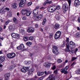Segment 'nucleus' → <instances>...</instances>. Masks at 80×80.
<instances>
[{"instance_id":"774afa93","label":"nucleus","mask_w":80,"mask_h":80,"mask_svg":"<svg viewBox=\"0 0 80 80\" xmlns=\"http://www.w3.org/2000/svg\"><path fill=\"white\" fill-rule=\"evenodd\" d=\"M4 28H3V29H5V28H6V25H4L3 26Z\"/></svg>"},{"instance_id":"864d4df0","label":"nucleus","mask_w":80,"mask_h":80,"mask_svg":"<svg viewBox=\"0 0 80 80\" xmlns=\"http://www.w3.org/2000/svg\"><path fill=\"white\" fill-rule=\"evenodd\" d=\"M22 19L23 20H26L27 19V18L25 17H23L22 18Z\"/></svg>"},{"instance_id":"49530a36","label":"nucleus","mask_w":80,"mask_h":80,"mask_svg":"<svg viewBox=\"0 0 80 80\" xmlns=\"http://www.w3.org/2000/svg\"><path fill=\"white\" fill-rule=\"evenodd\" d=\"M56 9H57V10H59L60 9V6L59 5L57 6H56Z\"/></svg>"},{"instance_id":"72a5a7b5","label":"nucleus","mask_w":80,"mask_h":80,"mask_svg":"<svg viewBox=\"0 0 80 80\" xmlns=\"http://www.w3.org/2000/svg\"><path fill=\"white\" fill-rule=\"evenodd\" d=\"M46 22H47L46 18H44V19L42 22V25H45V23H46Z\"/></svg>"},{"instance_id":"f257e3e1","label":"nucleus","mask_w":80,"mask_h":80,"mask_svg":"<svg viewBox=\"0 0 80 80\" xmlns=\"http://www.w3.org/2000/svg\"><path fill=\"white\" fill-rule=\"evenodd\" d=\"M55 63L52 64V63H48V62H45L44 64V65L46 68H50L52 65V70H55L56 68V66L54 65Z\"/></svg>"},{"instance_id":"423d86ee","label":"nucleus","mask_w":80,"mask_h":80,"mask_svg":"<svg viewBox=\"0 0 80 80\" xmlns=\"http://www.w3.org/2000/svg\"><path fill=\"white\" fill-rule=\"evenodd\" d=\"M61 32L60 31H58L55 34L54 38L55 39H58L59 38H60L61 35Z\"/></svg>"},{"instance_id":"bb28decb","label":"nucleus","mask_w":80,"mask_h":80,"mask_svg":"<svg viewBox=\"0 0 80 80\" xmlns=\"http://www.w3.org/2000/svg\"><path fill=\"white\" fill-rule=\"evenodd\" d=\"M75 37L76 38L80 37V33L79 32H77L75 35Z\"/></svg>"},{"instance_id":"20e7f679","label":"nucleus","mask_w":80,"mask_h":80,"mask_svg":"<svg viewBox=\"0 0 80 80\" xmlns=\"http://www.w3.org/2000/svg\"><path fill=\"white\" fill-rule=\"evenodd\" d=\"M17 48L18 50H22V51H24L25 50V47L23 44H20V46Z\"/></svg>"},{"instance_id":"9b49d317","label":"nucleus","mask_w":80,"mask_h":80,"mask_svg":"<svg viewBox=\"0 0 80 80\" xmlns=\"http://www.w3.org/2000/svg\"><path fill=\"white\" fill-rule=\"evenodd\" d=\"M34 18L36 20H40L42 19L43 16L42 14H39L37 16H35Z\"/></svg>"},{"instance_id":"c756f323","label":"nucleus","mask_w":80,"mask_h":80,"mask_svg":"<svg viewBox=\"0 0 80 80\" xmlns=\"http://www.w3.org/2000/svg\"><path fill=\"white\" fill-rule=\"evenodd\" d=\"M7 15L8 17H12V13L11 12H9L8 13Z\"/></svg>"},{"instance_id":"2eb2a0df","label":"nucleus","mask_w":80,"mask_h":80,"mask_svg":"<svg viewBox=\"0 0 80 80\" xmlns=\"http://www.w3.org/2000/svg\"><path fill=\"white\" fill-rule=\"evenodd\" d=\"M5 60V57L3 56H0V63H2Z\"/></svg>"},{"instance_id":"0e129e2a","label":"nucleus","mask_w":80,"mask_h":80,"mask_svg":"<svg viewBox=\"0 0 80 80\" xmlns=\"http://www.w3.org/2000/svg\"><path fill=\"white\" fill-rule=\"evenodd\" d=\"M15 66H14L13 67H12V66H11V68H12V69H13L14 68H15Z\"/></svg>"},{"instance_id":"338daca9","label":"nucleus","mask_w":80,"mask_h":80,"mask_svg":"<svg viewBox=\"0 0 80 80\" xmlns=\"http://www.w3.org/2000/svg\"><path fill=\"white\" fill-rule=\"evenodd\" d=\"M40 31H41V32H43V29L42 28H41L40 29Z\"/></svg>"},{"instance_id":"a19ab883","label":"nucleus","mask_w":80,"mask_h":80,"mask_svg":"<svg viewBox=\"0 0 80 80\" xmlns=\"http://www.w3.org/2000/svg\"><path fill=\"white\" fill-rule=\"evenodd\" d=\"M77 58V57H72V61H74V60H76Z\"/></svg>"},{"instance_id":"6e6d98bb","label":"nucleus","mask_w":80,"mask_h":80,"mask_svg":"<svg viewBox=\"0 0 80 80\" xmlns=\"http://www.w3.org/2000/svg\"><path fill=\"white\" fill-rule=\"evenodd\" d=\"M65 45V43L63 42V44L61 45L62 47H64Z\"/></svg>"},{"instance_id":"473e14b6","label":"nucleus","mask_w":80,"mask_h":80,"mask_svg":"<svg viewBox=\"0 0 80 80\" xmlns=\"http://www.w3.org/2000/svg\"><path fill=\"white\" fill-rule=\"evenodd\" d=\"M24 69L26 71V72H28L29 70V68H30V67H24Z\"/></svg>"},{"instance_id":"aec40b11","label":"nucleus","mask_w":80,"mask_h":80,"mask_svg":"<svg viewBox=\"0 0 80 80\" xmlns=\"http://www.w3.org/2000/svg\"><path fill=\"white\" fill-rule=\"evenodd\" d=\"M27 12V10L26 9H23L21 11L22 14L23 15H25Z\"/></svg>"},{"instance_id":"2f4dec72","label":"nucleus","mask_w":80,"mask_h":80,"mask_svg":"<svg viewBox=\"0 0 80 80\" xmlns=\"http://www.w3.org/2000/svg\"><path fill=\"white\" fill-rule=\"evenodd\" d=\"M55 18L57 20H60V17L58 15H56L55 16Z\"/></svg>"},{"instance_id":"5701e85b","label":"nucleus","mask_w":80,"mask_h":80,"mask_svg":"<svg viewBox=\"0 0 80 80\" xmlns=\"http://www.w3.org/2000/svg\"><path fill=\"white\" fill-rule=\"evenodd\" d=\"M11 7L12 8L16 9L17 8V3H14L12 5Z\"/></svg>"},{"instance_id":"5fc2aeb1","label":"nucleus","mask_w":80,"mask_h":80,"mask_svg":"<svg viewBox=\"0 0 80 80\" xmlns=\"http://www.w3.org/2000/svg\"><path fill=\"white\" fill-rule=\"evenodd\" d=\"M69 45L68 43H67L66 44V48H69Z\"/></svg>"},{"instance_id":"4468645a","label":"nucleus","mask_w":80,"mask_h":80,"mask_svg":"<svg viewBox=\"0 0 80 80\" xmlns=\"http://www.w3.org/2000/svg\"><path fill=\"white\" fill-rule=\"evenodd\" d=\"M8 29L9 32H13L14 30H15V25L9 26Z\"/></svg>"},{"instance_id":"58836bf2","label":"nucleus","mask_w":80,"mask_h":80,"mask_svg":"<svg viewBox=\"0 0 80 80\" xmlns=\"http://www.w3.org/2000/svg\"><path fill=\"white\" fill-rule=\"evenodd\" d=\"M57 62L58 63H62V60H61V59H59L57 60Z\"/></svg>"},{"instance_id":"1a4fd4ad","label":"nucleus","mask_w":80,"mask_h":80,"mask_svg":"<svg viewBox=\"0 0 80 80\" xmlns=\"http://www.w3.org/2000/svg\"><path fill=\"white\" fill-rule=\"evenodd\" d=\"M26 0H22L20 1L19 4V7L20 8H22L23 6V4L26 3Z\"/></svg>"},{"instance_id":"4be33fe9","label":"nucleus","mask_w":80,"mask_h":80,"mask_svg":"<svg viewBox=\"0 0 80 80\" xmlns=\"http://www.w3.org/2000/svg\"><path fill=\"white\" fill-rule=\"evenodd\" d=\"M35 70L34 69V68H32L28 72V75H31V74H32V73H33V72H34Z\"/></svg>"},{"instance_id":"a18cd8bd","label":"nucleus","mask_w":80,"mask_h":80,"mask_svg":"<svg viewBox=\"0 0 80 80\" xmlns=\"http://www.w3.org/2000/svg\"><path fill=\"white\" fill-rule=\"evenodd\" d=\"M54 73L57 75L58 73V70L56 69V70L54 71Z\"/></svg>"},{"instance_id":"f8f14e48","label":"nucleus","mask_w":80,"mask_h":80,"mask_svg":"<svg viewBox=\"0 0 80 80\" xmlns=\"http://www.w3.org/2000/svg\"><path fill=\"white\" fill-rule=\"evenodd\" d=\"M35 31L34 28L32 27H29L28 28L27 31L28 33H33Z\"/></svg>"},{"instance_id":"69168bd1","label":"nucleus","mask_w":80,"mask_h":80,"mask_svg":"<svg viewBox=\"0 0 80 80\" xmlns=\"http://www.w3.org/2000/svg\"><path fill=\"white\" fill-rule=\"evenodd\" d=\"M78 21L79 23L80 22V17H79L78 18Z\"/></svg>"},{"instance_id":"a211bd4d","label":"nucleus","mask_w":80,"mask_h":80,"mask_svg":"<svg viewBox=\"0 0 80 80\" xmlns=\"http://www.w3.org/2000/svg\"><path fill=\"white\" fill-rule=\"evenodd\" d=\"M80 5V2L79 0H75L74 1V5L75 6H78Z\"/></svg>"},{"instance_id":"f3484780","label":"nucleus","mask_w":80,"mask_h":80,"mask_svg":"<svg viewBox=\"0 0 80 80\" xmlns=\"http://www.w3.org/2000/svg\"><path fill=\"white\" fill-rule=\"evenodd\" d=\"M10 73H6L5 74L4 76L5 79V80H8V78L10 77Z\"/></svg>"},{"instance_id":"a878e982","label":"nucleus","mask_w":80,"mask_h":80,"mask_svg":"<svg viewBox=\"0 0 80 80\" xmlns=\"http://www.w3.org/2000/svg\"><path fill=\"white\" fill-rule=\"evenodd\" d=\"M59 27H60V25L56 24L54 26V28L55 29H57L59 28Z\"/></svg>"},{"instance_id":"f03ea898","label":"nucleus","mask_w":80,"mask_h":80,"mask_svg":"<svg viewBox=\"0 0 80 80\" xmlns=\"http://www.w3.org/2000/svg\"><path fill=\"white\" fill-rule=\"evenodd\" d=\"M57 10V8H56V6L53 5L51 6L50 8H49L48 9V10L49 12H55V11Z\"/></svg>"},{"instance_id":"7ed1b4c3","label":"nucleus","mask_w":80,"mask_h":80,"mask_svg":"<svg viewBox=\"0 0 80 80\" xmlns=\"http://www.w3.org/2000/svg\"><path fill=\"white\" fill-rule=\"evenodd\" d=\"M52 52L55 55H58L59 52H58V49L57 47L55 46H52Z\"/></svg>"},{"instance_id":"c85d7f7f","label":"nucleus","mask_w":80,"mask_h":80,"mask_svg":"<svg viewBox=\"0 0 80 80\" xmlns=\"http://www.w3.org/2000/svg\"><path fill=\"white\" fill-rule=\"evenodd\" d=\"M52 78L53 77L52 76V75H50L48 78L47 80H52Z\"/></svg>"},{"instance_id":"37998d69","label":"nucleus","mask_w":80,"mask_h":80,"mask_svg":"<svg viewBox=\"0 0 80 80\" xmlns=\"http://www.w3.org/2000/svg\"><path fill=\"white\" fill-rule=\"evenodd\" d=\"M24 41H28V38L27 37H25L23 38Z\"/></svg>"},{"instance_id":"e2e57ef3","label":"nucleus","mask_w":80,"mask_h":80,"mask_svg":"<svg viewBox=\"0 0 80 80\" xmlns=\"http://www.w3.org/2000/svg\"><path fill=\"white\" fill-rule=\"evenodd\" d=\"M1 54H3V51H0V55Z\"/></svg>"},{"instance_id":"79ce46f5","label":"nucleus","mask_w":80,"mask_h":80,"mask_svg":"<svg viewBox=\"0 0 80 80\" xmlns=\"http://www.w3.org/2000/svg\"><path fill=\"white\" fill-rule=\"evenodd\" d=\"M46 2L48 3H50V4L52 3V1L49 2V0H46Z\"/></svg>"},{"instance_id":"39448f33","label":"nucleus","mask_w":80,"mask_h":80,"mask_svg":"<svg viewBox=\"0 0 80 80\" xmlns=\"http://www.w3.org/2000/svg\"><path fill=\"white\" fill-rule=\"evenodd\" d=\"M68 66H66L64 68H62L61 70V72L62 73H64V74H66L68 73L67 70L68 68Z\"/></svg>"},{"instance_id":"7c9ffc66","label":"nucleus","mask_w":80,"mask_h":80,"mask_svg":"<svg viewBox=\"0 0 80 80\" xmlns=\"http://www.w3.org/2000/svg\"><path fill=\"white\" fill-rule=\"evenodd\" d=\"M32 42L30 41L27 42L26 43V45H27V46H30V45H32Z\"/></svg>"},{"instance_id":"dca6fc26","label":"nucleus","mask_w":80,"mask_h":80,"mask_svg":"<svg viewBox=\"0 0 80 80\" xmlns=\"http://www.w3.org/2000/svg\"><path fill=\"white\" fill-rule=\"evenodd\" d=\"M69 44L70 45V47L72 48V49H73V48H74V47H75V43H74V42H73L72 41H70L69 42Z\"/></svg>"},{"instance_id":"603ef678","label":"nucleus","mask_w":80,"mask_h":80,"mask_svg":"<svg viewBox=\"0 0 80 80\" xmlns=\"http://www.w3.org/2000/svg\"><path fill=\"white\" fill-rule=\"evenodd\" d=\"M58 76H55V78L53 80H58Z\"/></svg>"},{"instance_id":"bf43d9fd","label":"nucleus","mask_w":80,"mask_h":80,"mask_svg":"<svg viewBox=\"0 0 80 80\" xmlns=\"http://www.w3.org/2000/svg\"><path fill=\"white\" fill-rule=\"evenodd\" d=\"M75 64V62H74L71 65V66H74Z\"/></svg>"},{"instance_id":"3c124183","label":"nucleus","mask_w":80,"mask_h":80,"mask_svg":"<svg viewBox=\"0 0 80 80\" xmlns=\"http://www.w3.org/2000/svg\"><path fill=\"white\" fill-rule=\"evenodd\" d=\"M33 37H30L29 38V39L30 40H33Z\"/></svg>"},{"instance_id":"412c9836","label":"nucleus","mask_w":80,"mask_h":80,"mask_svg":"<svg viewBox=\"0 0 80 80\" xmlns=\"http://www.w3.org/2000/svg\"><path fill=\"white\" fill-rule=\"evenodd\" d=\"M5 9H4V7H2L0 9V13H5Z\"/></svg>"},{"instance_id":"680f3d73","label":"nucleus","mask_w":80,"mask_h":80,"mask_svg":"<svg viewBox=\"0 0 80 80\" xmlns=\"http://www.w3.org/2000/svg\"><path fill=\"white\" fill-rule=\"evenodd\" d=\"M48 3L46 1L43 4V5H47V4Z\"/></svg>"},{"instance_id":"f704fd0d","label":"nucleus","mask_w":80,"mask_h":80,"mask_svg":"<svg viewBox=\"0 0 80 80\" xmlns=\"http://www.w3.org/2000/svg\"><path fill=\"white\" fill-rule=\"evenodd\" d=\"M67 1L68 2V3L69 4V8H70L71 2V0H68Z\"/></svg>"},{"instance_id":"4d7b16f0","label":"nucleus","mask_w":80,"mask_h":80,"mask_svg":"<svg viewBox=\"0 0 80 80\" xmlns=\"http://www.w3.org/2000/svg\"><path fill=\"white\" fill-rule=\"evenodd\" d=\"M4 10H5V12H6V10H7L8 11H9V10H10V9H9V8H6L5 9H4Z\"/></svg>"},{"instance_id":"e433bc0d","label":"nucleus","mask_w":80,"mask_h":80,"mask_svg":"<svg viewBox=\"0 0 80 80\" xmlns=\"http://www.w3.org/2000/svg\"><path fill=\"white\" fill-rule=\"evenodd\" d=\"M31 14V12L28 11H27V12L26 13V15L27 16H30Z\"/></svg>"},{"instance_id":"6e6552de","label":"nucleus","mask_w":80,"mask_h":80,"mask_svg":"<svg viewBox=\"0 0 80 80\" xmlns=\"http://www.w3.org/2000/svg\"><path fill=\"white\" fill-rule=\"evenodd\" d=\"M16 55V54L15 53H9L7 55V57L8 58H13Z\"/></svg>"},{"instance_id":"09e8293b","label":"nucleus","mask_w":80,"mask_h":80,"mask_svg":"<svg viewBox=\"0 0 80 80\" xmlns=\"http://www.w3.org/2000/svg\"><path fill=\"white\" fill-rule=\"evenodd\" d=\"M52 36H53V33H51L49 35V38H52Z\"/></svg>"},{"instance_id":"c9c22d12","label":"nucleus","mask_w":80,"mask_h":80,"mask_svg":"<svg viewBox=\"0 0 80 80\" xmlns=\"http://www.w3.org/2000/svg\"><path fill=\"white\" fill-rule=\"evenodd\" d=\"M21 72H26V71H25V67H24L23 68H21Z\"/></svg>"},{"instance_id":"c03bdc74","label":"nucleus","mask_w":80,"mask_h":80,"mask_svg":"<svg viewBox=\"0 0 80 80\" xmlns=\"http://www.w3.org/2000/svg\"><path fill=\"white\" fill-rule=\"evenodd\" d=\"M66 52H70V50L69 48H67L66 49Z\"/></svg>"},{"instance_id":"ddd939ff","label":"nucleus","mask_w":80,"mask_h":80,"mask_svg":"<svg viewBox=\"0 0 80 80\" xmlns=\"http://www.w3.org/2000/svg\"><path fill=\"white\" fill-rule=\"evenodd\" d=\"M19 32L22 35H25V33H26V31L25 30V29L23 28H20Z\"/></svg>"},{"instance_id":"ea45409f","label":"nucleus","mask_w":80,"mask_h":80,"mask_svg":"<svg viewBox=\"0 0 80 80\" xmlns=\"http://www.w3.org/2000/svg\"><path fill=\"white\" fill-rule=\"evenodd\" d=\"M11 21L10 20L7 21L5 22V24L6 25H8V23H9Z\"/></svg>"},{"instance_id":"4c0bfd02","label":"nucleus","mask_w":80,"mask_h":80,"mask_svg":"<svg viewBox=\"0 0 80 80\" xmlns=\"http://www.w3.org/2000/svg\"><path fill=\"white\" fill-rule=\"evenodd\" d=\"M76 72L77 73V74L80 75V69H78L76 71Z\"/></svg>"},{"instance_id":"393cba45","label":"nucleus","mask_w":80,"mask_h":80,"mask_svg":"<svg viewBox=\"0 0 80 80\" xmlns=\"http://www.w3.org/2000/svg\"><path fill=\"white\" fill-rule=\"evenodd\" d=\"M37 74L38 76H42V75H43L44 74V72H38Z\"/></svg>"},{"instance_id":"9d476101","label":"nucleus","mask_w":80,"mask_h":80,"mask_svg":"<svg viewBox=\"0 0 80 80\" xmlns=\"http://www.w3.org/2000/svg\"><path fill=\"white\" fill-rule=\"evenodd\" d=\"M11 36L13 38H20V35L18 34H15L14 33H12L11 34Z\"/></svg>"},{"instance_id":"13d9d810","label":"nucleus","mask_w":80,"mask_h":80,"mask_svg":"<svg viewBox=\"0 0 80 80\" xmlns=\"http://www.w3.org/2000/svg\"><path fill=\"white\" fill-rule=\"evenodd\" d=\"M66 42L68 43V42H69V38H67Z\"/></svg>"},{"instance_id":"052dcab7","label":"nucleus","mask_w":80,"mask_h":80,"mask_svg":"<svg viewBox=\"0 0 80 80\" xmlns=\"http://www.w3.org/2000/svg\"><path fill=\"white\" fill-rule=\"evenodd\" d=\"M35 28H38V25L37 24H36L35 25Z\"/></svg>"},{"instance_id":"0eeeda50","label":"nucleus","mask_w":80,"mask_h":80,"mask_svg":"<svg viewBox=\"0 0 80 80\" xmlns=\"http://www.w3.org/2000/svg\"><path fill=\"white\" fill-rule=\"evenodd\" d=\"M63 10L67 12L68 9V5L67 3H64L62 5Z\"/></svg>"},{"instance_id":"cd10ccee","label":"nucleus","mask_w":80,"mask_h":80,"mask_svg":"<svg viewBox=\"0 0 80 80\" xmlns=\"http://www.w3.org/2000/svg\"><path fill=\"white\" fill-rule=\"evenodd\" d=\"M33 62L30 61H29L28 62H26L25 63L26 64H27V65H32V63Z\"/></svg>"},{"instance_id":"de8ad7c7","label":"nucleus","mask_w":80,"mask_h":80,"mask_svg":"<svg viewBox=\"0 0 80 80\" xmlns=\"http://www.w3.org/2000/svg\"><path fill=\"white\" fill-rule=\"evenodd\" d=\"M32 4V2H28L27 4L28 6H30Z\"/></svg>"},{"instance_id":"6ab92c4d","label":"nucleus","mask_w":80,"mask_h":80,"mask_svg":"<svg viewBox=\"0 0 80 80\" xmlns=\"http://www.w3.org/2000/svg\"><path fill=\"white\" fill-rule=\"evenodd\" d=\"M38 13V10L36 9L33 10V14L34 15H37Z\"/></svg>"},{"instance_id":"8fccbe9b","label":"nucleus","mask_w":80,"mask_h":80,"mask_svg":"<svg viewBox=\"0 0 80 80\" xmlns=\"http://www.w3.org/2000/svg\"><path fill=\"white\" fill-rule=\"evenodd\" d=\"M3 32V28L2 27H0V33Z\"/></svg>"},{"instance_id":"b1692460","label":"nucleus","mask_w":80,"mask_h":80,"mask_svg":"<svg viewBox=\"0 0 80 80\" xmlns=\"http://www.w3.org/2000/svg\"><path fill=\"white\" fill-rule=\"evenodd\" d=\"M13 22L14 23L17 24L18 23V21L16 18L14 17L13 18Z\"/></svg>"}]
</instances>
